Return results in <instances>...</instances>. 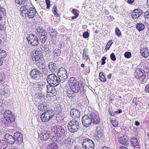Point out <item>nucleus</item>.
<instances>
[{
    "instance_id": "f257e3e1",
    "label": "nucleus",
    "mask_w": 149,
    "mask_h": 149,
    "mask_svg": "<svg viewBox=\"0 0 149 149\" xmlns=\"http://www.w3.org/2000/svg\"><path fill=\"white\" fill-rule=\"evenodd\" d=\"M30 78L33 81H39L42 78V73L37 69L32 70L29 74Z\"/></svg>"
},
{
    "instance_id": "f03ea898",
    "label": "nucleus",
    "mask_w": 149,
    "mask_h": 149,
    "mask_svg": "<svg viewBox=\"0 0 149 149\" xmlns=\"http://www.w3.org/2000/svg\"><path fill=\"white\" fill-rule=\"evenodd\" d=\"M54 113V111L52 109L48 110L41 115L40 118L42 122H46L52 118Z\"/></svg>"
},
{
    "instance_id": "7ed1b4c3",
    "label": "nucleus",
    "mask_w": 149,
    "mask_h": 149,
    "mask_svg": "<svg viewBox=\"0 0 149 149\" xmlns=\"http://www.w3.org/2000/svg\"><path fill=\"white\" fill-rule=\"evenodd\" d=\"M69 130L72 133L77 132L79 128V121L73 119L69 122L68 125Z\"/></svg>"
},
{
    "instance_id": "20e7f679",
    "label": "nucleus",
    "mask_w": 149,
    "mask_h": 149,
    "mask_svg": "<svg viewBox=\"0 0 149 149\" xmlns=\"http://www.w3.org/2000/svg\"><path fill=\"white\" fill-rule=\"evenodd\" d=\"M47 80L49 84L53 85L54 86H57L59 84L58 77L54 73L48 75Z\"/></svg>"
},
{
    "instance_id": "39448f33",
    "label": "nucleus",
    "mask_w": 149,
    "mask_h": 149,
    "mask_svg": "<svg viewBox=\"0 0 149 149\" xmlns=\"http://www.w3.org/2000/svg\"><path fill=\"white\" fill-rule=\"evenodd\" d=\"M59 83L64 82L68 77L67 73L65 68H60L57 73Z\"/></svg>"
},
{
    "instance_id": "423d86ee",
    "label": "nucleus",
    "mask_w": 149,
    "mask_h": 149,
    "mask_svg": "<svg viewBox=\"0 0 149 149\" xmlns=\"http://www.w3.org/2000/svg\"><path fill=\"white\" fill-rule=\"evenodd\" d=\"M29 43L32 46H36L39 44V40L37 37L33 34H30L27 37Z\"/></svg>"
},
{
    "instance_id": "0eeeda50",
    "label": "nucleus",
    "mask_w": 149,
    "mask_h": 149,
    "mask_svg": "<svg viewBox=\"0 0 149 149\" xmlns=\"http://www.w3.org/2000/svg\"><path fill=\"white\" fill-rule=\"evenodd\" d=\"M134 74L136 79L142 81L146 77L145 71L139 68H137L136 69Z\"/></svg>"
},
{
    "instance_id": "6e6552de",
    "label": "nucleus",
    "mask_w": 149,
    "mask_h": 149,
    "mask_svg": "<svg viewBox=\"0 0 149 149\" xmlns=\"http://www.w3.org/2000/svg\"><path fill=\"white\" fill-rule=\"evenodd\" d=\"M94 144L91 140L86 138L83 140L82 147L83 149H94Z\"/></svg>"
},
{
    "instance_id": "1a4fd4ad",
    "label": "nucleus",
    "mask_w": 149,
    "mask_h": 149,
    "mask_svg": "<svg viewBox=\"0 0 149 149\" xmlns=\"http://www.w3.org/2000/svg\"><path fill=\"white\" fill-rule=\"evenodd\" d=\"M70 87L73 92L74 93H77L80 91V94L82 95L84 93V90L83 89L84 88H82L83 90L82 91L81 90V88L79 85V82L74 83L73 84H71V85H70Z\"/></svg>"
},
{
    "instance_id": "9d476101",
    "label": "nucleus",
    "mask_w": 149,
    "mask_h": 149,
    "mask_svg": "<svg viewBox=\"0 0 149 149\" xmlns=\"http://www.w3.org/2000/svg\"><path fill=\"white\" fill-rule=\"evenodd\" d=\"M4 117L5 119L9 122H13L15 120L14 116L12 114L11 111L8 110L5 111Z\"/></svg>"
},
{
    "instance_id": "9b49d317",
    "label": "nucleus",
    "mask_w": 149,
    "mask_h": 149,
    "mask_svg": "<svg viewBox=\"0 0 149 149\" xmlns=\"http://www.w3.org/2000/svg\"><path fill=\"white\" fill-rule=\"evenodd\" d=\"M82 122L84 126L86 127H88L90 125H93L92 121L91 120L89 114L85 115L83 117Z\"/></svg>"
},
{
    "instance_id": "f8f14e48",
    "label": "nucleus",
    "mask_w": 149,
    "mask_h": 149,
    "mask_svg": "<svg viewBox=\"0 0 149 149\" xmlns=\"http://www.w3.org/2000/svg\"><path fill=\"white\" fill-rule=\"evenodd\" d=\"M55 86L47 85V96L48 97H52L56 95L57 94L55 88Z\"/></svg>"
},
{
    "instance_id": "ddd939ff",
    "label": "nucleus",
    "mask_w": 149,
    "mask_h": 149,
    "mask_svg": "<svg viewBox=\"0 0 149 149\" xmlns=\"http://www.w3.org/2000/svg\"><path fill=\"white\" fill-rule=\"evenodd\" d=\"M89 115L91 120L92 121L93 125L97 124L100 123V120L98 114L95 113H91L89 114Z\"/></svg>"
},
{
    "instance_id": "4468645a",
    "label": "nucleus",
    "mask_w": 149,
    "mask_h": 149,
    "mask_svg": "<svg viewBox=\"0 0 149 149\" xmlns=\"http://www.w3.org/2000/svg\"><path fill=\"white\" fill-rule=\"evenodd\" d=\"M31 58L32 60L33 63H36L38 66H40V63L41 66L43 65V63L44 62L43 56H39V57H34V55H33L31 56Z\"/></svg>"
},
{
    "instance_id": "2eb2a0df",
    "label": "nucleus",
    "mask_w": 149,
    "mask_h": 149,
    "mask_svg": "<svg viewBox=\"0 0 149 149\" xmlns=\"http://www.w3.org/2000/svg\"><path fill=\"white\" fill-rule=\"evenodd\" d=\"M38 14L36 10L34 7H30L27 13L24 16L27 17L29 18L34 17L35 16H38Z\"/></svg>"
},
{
    "instance_id": "dca6fc26",
    "label": "nucleus",
    "mask_w": 149,
    "mask_h": 149,
    "mask_svg": "<svg viewBox=\"0 0 149 149\" xmlns=\"http://www.w3.org/2000/svg\"><path fill=\"white\" fill-rule=\"evenodd\" d=\"M93 137L97 140L102 139L104 137V132L101 129L100 127L97 129V131Z\"/></svg>"
},
{
    "instance_id": "f3484780",
    "label": "nucleus",
    "mask_w": 149,
    "mask_h": 149,
    "mask_svg": "<svg viewBox=\"0 0 149 149\" xmlns=\"http://www.w3.org/2000/svg\"><path fill=\"white\" fill-rule=\"evenodd\" d=\"M4 139L6 140V142L9 144H13L15 142V138L14 136L8 134H5L4 137Z\"/></svg>"
},
{
    "instance_id": "a211bd4d",
    "label": "nucleus",
    "mask_w": 149,
    "mask_h": 149,
    "mask_svg": "<svg viewBox=\"0 0 149 149\" xmlns=\"http://www.w3.org/2000/svg\"><path fill=\"white\" fill-rule=\"evenodd\" d=\"M142 10L139 9H134L131 15V17L134 19H138L142 14Z\"/></svg>"
},
{
    "instance_id": "6ab92c4d",
    "label": "nucleus",
    "mask_w": 149,
    "mask_h": 149,
    "mask_svg": "<svg viewBox=\"0 0 149 149\" xmlns=\"http://www.w3.org/2000/svg\"><path fill=\"white\" fill-rule=\"evenodd\" d=\"M70 114L73 118H78L80 115L79 111L76 109H72L70 111Z\"/></svg>"
},
{
    "instance_id": "aec40b11",
    "label": "nucleus",
    "mask_w": 149,
    "mask_h": 149,
    "mask_svg": "<svg viewBox=\"0 0 149 149\" xmlns=\"http://www.w3.org/2000/svg\"><path fill=\"white\" fill-rule=\"evenodd\" d=\"M131 144L134 148L139 149V143L137 139L135 137H133L131 139Z\"/></svg>"
},
{
    "instance_id": "412c9836",
    "label": "nucleus",
    "mask_w": 149,
    "mask_h": 149,
    "mask_svg": "<svg viewBox=\"0 0 149 149\" xmlns=\"http://www.w3.org/2000/svg\"><path fill=\"white\" fill-rule=\"evenodd\" d=\"M30 6L29 4H26V6L21 7L20 8V10L21 14L24 16L30 8Z\"/></svg>"
},
{
    "instance_id": "4be33fe9",
    "label": "nucleus",
    "mask_w": 149,
    "mask_h": 149,
    "mask_svg": "<svg viewBox=\"0 0 149 149\" xmlns=\"http://www.w3.org/2000/svg\"><path fill=\"white\" fill-rule=\"evenodd\" d=\"M49 131H47L46 132H43L40 134V139L42 140L45 141L47 140L49 137Z\"/></svg>"
},
{
    "instance_id": "5701e85b",
    "label": "nucleus",
    "mask_w": 149,
    "mask_h": 149,
    "mask_svg": "<svg viewBox=\"0 0 149 149\" xmlns=\"http://www.w3.org/2000/svg\"><path fill=\"white\" fill-rule=\"evenodd\" d=\"M48 67L50 70L52 72H55L57 70V66L56 64L53 62H50L49 64Z\"/></svg>"
},
{
    "instance_id": "b1692460",
    "label": "nucleus",
    "mask_w": 149,
    "mask_h": 149,
    "mask_svg": "<svg viewBox=\"0 0 149 149\" xmlns=\"http://www.w3.org/2000/svg\"><path fill=\"white\" fill-rule=\"evenodd\" d=\"M119 142L122 145L127 146L129 144L128 140L124 137H120L118 139Z\"/></svg>"
},
{
    "instance_id": "393cba45",
    "label": "nucleus",
    "mask_w": 149,
    "mask_h": 149,
    "mask_svg": "<svg viewBox=\"0 0 149 149\" xmlns=\"http://www.w3.org/2000/svg\"><path fill=\"white\" fill-rule=\"evenodd\" d=\"M76 93L73 92V91L70 89H68L66 93V95L70 99H72L76 95Z\"/></svg>"
},
{
    "instance_id": "a878e982",
    "label": "nucleus",
    "mask_w": 149,
    "mask_h": 149,
    "mask_svg": "<svg viewBox=\"0 0 149 149\" xmlns=\"http://www.w3.org/2000/svg\"><path fill=\"white\" fill-rule=\"evenodd\" d=\"M9 91L7 87L3 86L1 89H0V94L1 95H5V94H8L9 93Z\"/></svg>"
},
{
    "instance_id": "bb28decb",
    "label": "nucleus",
    "mask_w": 149,
    "mask_h": 149,
    "mask_svg": "<svg viewBox=\"0 0 149 149\" xmlns=\"http://www.w3.org/2000/svg\"><path fill=\"white\" fill-rule=\"evenodd\" d=\"M141 53L142 55L145 58H147L149 56V51L147 48H144L143 50H141Z\"/></svg>"
},
{
    "instance_id": "cd10ccee",
    "label": "nucleus",
    "mask_w": 149,
    "mask_h": 149,
    "mask_svg": "<svg viewBox=\"0 0 149 149\" xmlns=\"http://www.w3.org/2000/svg\"><path fill=\"white\" fill-rule=\"evenodd\" d=\"M65 132V131L64 128L62 126L59 125L57 133V134L60 136L64 135Z\"/></svg>"
},
{
    "instance_id": "c85d7f7f",
    "label": "nucleus",
    "mask_w": 149,
    "mask_h": 149,
    "mask_svg": "<svg viewBox=\"0 0 149 149\" xmlns=\"http://www.w3.org/2000/svg\"><path fill=\"white\" fill-rule=\"evenodd\" d=\"M46 32L45 30L42 28L40 27L37 29L36 33L38 36V35H45Z\"/></svg>"
},
{
    "instance_id": "c756f323",
    "label": "nucleus",
    "mask_w": 149,
    "mask_h": 149,
    "mask_svg": "<svg viewBox=\"0 0 149 149\" xmlns=\"http://www.w3.org/2000/svg\"><path fill=\"white\" fill-rule=\"evenodd\" d=\"M6 10L3 7L0 6V21L3 19V15H5Z\"/></svg>"
},
{
    "instance_id": "7c9ffc66",
    "label": "nucleus",
    "mask_w": 149,
    "mask_h": 149,
    "mask_svg": "<svg viewBox=\"0 0 149 149\" xmlns=\"http://www.w3.org/2000/svg\"><path fill=\"white\" fill-rule=\"evenodd\" d=\"M8 143L5 141L0 140V149H4L8 147Z\"/></svg>"
},
{
    "instance_id": "2f4dec72",
    "label": "nucleus",
    "mask_w": 149,
    "mask_h": 149,
    "mask_svg": "<svg viewBox=\"0 0 149 149\" xmlns=\"http://www.w3.org/2000/svg\"><path fill=\"white\" fill-rule=\"evenodd\" d=\"M145 28V26L144 25L141 23H138L136 24V29L139 31H142Z\"/></svg>"
},
{
    "instance_id": "473e14b6",
    "label": "nucleus",
    "mask_w": 149,
    "mask_h": 149,
    "mask_svg": "<svg viewBox=\"0 0 149 149\" xmlns=\"http://www.w3.org/2000/svg\"><path fill=\"white\" fill-rule=\"evenodd\" d=\"M38 36L39 37L40 42H41L42 43H45L47 38V37L45 36V35L40 36L38 35Z\"/></svg>"
},
{
    "instance_id": "72a5a7b5",
    "label": "nucleus",
    "mask_w": 149,
    "mask_h": 149,
    "mask_svg": "<svg viewBox=\"0 0 149 149\" xmlns=\"http://www.w3.org/2000/svg\"><path fill=\"white\" fill-rule=\"evenodd\" d=\"M15 143H16L17 144L19 145L21 143H22V142L23 141V136L21 135L19 136V137L16 139H15Z\"/></svg>"
},
{
    "instance_id": "f704fd0d",
    "label": "nucleus",
    "mask_w": 149,
    "mask_h": 149,
    "mask_svg": "<svg viewBox=\"0 0 149 149\" xmlns=\"http://www.w3.org/2000/svg\"><path fill=\"white\" fill-rule=\"evenodd\" d=\"M61 52L58 49L56 48L54 51V57H59L60 56Z\"/></svg>"
},
{
    "instance_id": "c9c22d12",
    "label": "nucleus",
    "mask_w": 149,
    "mask_h": 149,
    "mask_svg": "<svg viewBox=\"0 0 149 149\" xmlns=\"http://www.w3.org/2000/svg\"><path fill=\"white\" fill-rule=\"evenodd\" d=\"M42 49L43 52L45 53L46 54H49V48L47 47L46 45H45L42 47Z\"/></svg>"
},
{
    "instance_id": "e433bc0d",
    "label": "nucleus",
    "mask_w": 149,
    "mask_h": 149,
    "mask_svg": "<svg viewBox=\"0 0 149 149\" xmlns=\"http://www.w3.org/2000/svg\"><path fill=\"white\" fill-rule=\"evenodd\" d=\"M100 79V81L103 82H105L106 81V79L105 75L102 72H100L99 73Z\"/></svg>"
},
{
    "instance_id": "4c0bfd02",
    "label": "nucleus",
    "mask_w": 149,
    "mask_h": 149,
    "mask_svg": "<svg viewBox=\"0 0 149 149\" xmlns=\"http://www.w3.org/2000/svg\"><path fill=\"white\" fill-rule=\"evenodd\" d=\"M47 87V85L45 84H38L37 88L39 90L41 91L43 89L46 88Z\"/></svg>"
},
{
    "instance_id": "58836bf2",
    "label": "nucleus",
    "mask_w": 149,
    "mask_h": 149,
    "mask_svg": "<svg viewBox=\"0 0 149 149\" xmlns=\"http://www.w3.org/2000/svg\"><path fill=\"white\" fill-rule=\"evenodd\" d=\"M48 32L50 34V36L53 37L55 36L57 33L56 31L53 29L52 30H49Z\"/></svg>"
},
{
    "instance_id": "ea45409f",
    "label": "nucleus",
    "mask_w": 149,
    "mask_h": 149,
    "mask_svg": "<svg viewBox=\"0 0 149 149\" xmlns=\"http://www.w3.org/2000/svg\"><path fill=\"white\" fill-rule=\"evenodd\" d=\"M47 148H50L53 149H58V147L57 145L55 143L49 144L48 145Z\"/></svg>"
},
{
    "instance_id": "a19ab883",
    "label": "nucleus",
    "mask_w": 149,
    "mask_h": 149,
    "mask_svg": "<svg viewBox=\"0 0 149 149\" xmlns=\"http://www.w3.org/2000/svg\"><path fill=\"white\" fill-rule=\"evenodd\" d=\"M78 82L76 79L73 77H72L70 78L69 80V85L70 86V85L71 84H73L74 83H76Z\"/></svg>"
},
{
    "instance_id": "79ce46f5",
    "label": "nucleus",
    "mask_w": 149,
    "mask_h": 149,
    "mask_svg": "<svg viewBox=\"0 0 149 149\" xmlns=\"http://www.w3.org/2000/svg\"><path fill=\"white\" fill-rule=\"evenodd\" d=\"M6 55V52L5 50L0 51V59H2L5 58Z\"/></svg>"
},
{
    "instance_id": "37998d69",
    "label": "nucleus",
    "mask_w": 149,
    "mask_h": 149,
    "mask_svg": "<svg viewBox=\"0 0 149 149\" xmlns=\"http://www.w3.org/2000/svg\"><path fill=\"white\" fill-rule=\"evenodd\" d=\"M35 52V56L34 57H39V56H42V52L40 50L36 49Z\"/></svg>"
},
{
    "instance_id": "c03bdc74",
    "label": "nucleus",
    "mask_w": 149,
    "mask_h": 149,
    "mask_svg": "<svg viewBox=\"0 0 149 149\" xmlns=\"http://www.w3.org/2000/svg\"><path fill=\"white\" fill-rule=\"evenodd\" d=\"M27 0H15V2L17 4V5H20L23 3H25V2Z\"/></svg>"
},
{
    "instance_id": "a18cd8bd",
    "label": "nucleus",
    "mask_w": 149,
    "mask_h": 149,
    "mask_svg": "<svg viewBox=\"0 0 149 149\" xmlns=\"http://www.w3.org/2000/svg\"><path fill=\"white\" fill-rule=\"evenodd\" d=\"M115 34L118 37H120L121 36V32L119 29L116 28L115 29Z\"/></svg>"
},
{
    "instance_id": "49530a36",
    "label": "nucleus",
    "mask_w": 149,
    "mask_h": 149,
    "mask_svg": "<svg viewBox=\"0 0 149 149\" xmlns=\"http://www.w3.org/2000/svg\"><path fill=\"white\" fill-rule=\"evenodd\" d=\"M59 125L54 126L52 127V130L54 132H56V133L58 131Z\"/></svg>"
},
{
    "instance_id": "de8ad7c7",
    "label": "nucleus",
    "mask_w": 149,
    "mask_h": 149,
    "mask_svg": "<svg viewBox=\"0 0 149 149\" xmlns=\"http://www.w3.org/2000/svg\"><path fill=\"white\" fill-rule=\"evenodd\" d=\"M54 110L56 111L58 113L62 111V109L59 105H56L55 106Z\"/></svg>"
},
{
    "instance_id": "09e8293b",
    "label": "nucleus",
    "mask_w": 149,
    "mask_h": 149,
    "mask_svg": "<svg viewBox=\"0 0 149 149\" xmlns=\"http://www.w3.org/2000/svg\"><path fill=\"white\" fill-rule=\"evenodd\" d=\"M124 56L126 58H129L131 56V54L130 52H126L124 54Z\"/></svg>"
},
{
    "instance_id": "8fccbe9b",
    "label": "nucleus",
    "mask_w": 149,
    "mask_h": 149,
    "mask_svg": "<svg viewBox=\"0 0 149 149\" xmlns=\"http://www.w3.org/2000/svg\"><path fill=\"white\" fill-rule=\"evenodd\" d=\"M111 122L112 123L113 126L115 127L117 126L118 124L117 121L116 120H111Z\"/></svg>"
},
{
    "instance_id": "3c124183",
    "label": "nucleus",
    "mask_w": 149,
    "mask_h": 149,
    "mask_svg": "<svg viewBox=\"0 0 149 149\" xmlns=\"http://www.w3.org/2000/svg\"><path fill=\"white\" fill-rule=\"evenodd\" d=\"M5 76L4 73L0 74V82L3 81L5 79Z\"/></svg>"
},
{
    "instance_id": "603ef678",
    "label": "nucleus",
    "mask_w": 149,
    "mask_h": 149,
    "mask_svg": "<svg viewBox=\"0 0 149 149\" xmlns=\"http://www.w3.org/2000/svg\"><path fill=\"white\" fill-rule=\"evenodd\" d=\"M47 108L46 106H44L43 105H41L38 106V109L40 111H43L45 110Z\"/></svg>"
},
{
    "instance_id": "864d4df0",
    "label": "nucleus",
    "mask_w": 149,
    "mask_h": 149,
    "mask_svg": "<svg viewBox=\"0 0 149 149\" xmlns=\"http://www.w3.org/2000/svg\"><path fill=\"white\" fill-rule=\"evenodd\" d=\"M22 135V134H20L19 132H16L14 134L13 136L15 139H16L19 137V136Z\"/></svg>"
},
{
    "instance_id": "5fc2aeb1",
    "label": "nucleus",
    "mask_w": 149,
    "mask_h": 149,
    "mask_svg": "<svg viewBox=\"0 0 149 149\" xmlns=\"http://www.w3.org/2000/svg\"><path fill=\"white\" fill-rule=\"evenodd\" d=\"M39 68L40 69H42V72L43 73H45V72H47V68H45V66L43 67V65H42L41 66H39Z\"/></svg>"
},
{
    "instance_id": "6e6d98bb",
    "label": "nucleus",
    "mask_w": 149,
    "mask_h": 149,
    "mask_svg": "<svg viewBox=\"0 0 149 149\" xmlns=\"http://www.w3.org/2000/svg\"><path fill=\"white\" fill-rule=\"evenodd\" d=\"M89 36V33L87 31L84 32L83 34V37L85 38H88Z\"/></svg>"
},
{
    "instance_id": "4d7b16f0",
    "label": "nucleus",
    "mask_w": 149,
    "mask_h": 149,
    "mask_svg": "<svg viewBox=\"0 0 149 149\" xmlns=\"http://www.w3.org/2000/svg\"><path fill=\"white\" fill-rule=\"evenodd\" d=\"M110 57L112 60L113 61H116V58L115 55L114 53H111L110 55Z\"/></svg>"
},
{
    "instance_id": "13d9d810",
    "label": "nucleus",
    "mask_w": 149,
    "mask_h": 149,
    "mask_svg": "<svg viewBox=\"0 0 149 149\" xmlns=\"http://www.w3.org/2000/svg\"><path fill=\"white\" fill-rule=\"evenodd\" d=\"M57 7L56 6H54L52 8V11L54 14V15H57Z\"/></svg>"
},
{
    "instance_id": "bf43d9fd",
    "label": "nucleus",
    "mask_w": 149,
    "mask_h": 149,
    "mask_svg": "<svg viewBox=\"0 0 149 149\" xmlns=\"http://www.w3.org/2000/svg\"><path fill=\"white\" fill-rule=\"evenodd\" d=\"M144 17L145 18L149 19V10L145 12L144 13Z\"/></svg>"
},
{
    "instance_id": "052dcab7",
    "label": "nucleus",
    "mask_w": 149,
    "mask_h": 149,
    "mask_svg": "<svg viewBox=\"0 0 149 149\" xmlns=\"http://www.w3.org/2000/svg\"><path fill=\"white\" fill-rule=\"evenodd\" d=\"M45 2L47 4V8H49L50 6V1L49 0H45Z\"/></svg>"
},
{
    "instance_id": "680f3d73",
    "label": "nucleus",
    "mask_w": 149,
    "mask_h": 149,
    "mask_svg": "<svg viewBox=\"0 0 149 149\" xmlns=\"http://www.w3.org/2000/svg\"><path fill=\"white\" fill-rule=\"evenodd\" d=\"M106 17H107V19L110 22L113 21L114 19L113 17L111 15L107 16Z\"/></svg>"
},
{
    "instance_id": "e2e57ef3",
    "label": "nucleus",
    "mask_w": 149,
    "mask_h": 149,
    "mask_svg": "<svg viewBox=\"0 0 149 149\" xmlns=\"http://www.w3.org/2000/svg\"><path fill=\"white\" fill-rule=\"evenodd\" d=\"M106 57L105 56L103 57L102 58V65H104L106 63L105 60L106 59Z\"/></svg>"
},
{
    "instance_id": "0e129e2a",
    "label": "nucleus",
    "mask_w": 149,
    "mask_h": 149,
    "mask_svg": "<svg viewBox=\"0 0 149 149\" xmlns=\"http://www.w3.org/2000/svg\"><path fill=\"white\" fill-rule=\"evenodd\" d=\"M109 113L111 116H116V114L114 112V111H111L110 110H109Z\"/></svg>"
},
{
    "instance_id": "69168bd1",
    "label": "nucleus",
    "mask_w": 149,
    "mask_h": 149,
    "mask_svg": "<svg viewBox=\"0 0 149 149\" xmlns=\"http://www.w3.org/2000/svg\"><path fill=\"white\" fill-rule=\"evenodd\" d=\"M72 13L74 14L75 15H77L76 14L78 15V16L79 15L78 13H77V11L79 12V11L76 9H73L72 10Z\"/></svg>"
},
{
    "instance_id": "338daca9",
    "label": "nucleus",
    "mask_w": 149,
    "mask_h": 149,
    "mask_svg": "<svg viewBox=\"0 0 149 149\" xmlns=\"http://www.w3.org/2000/svg\"><path fill=\"white\" fill-rule=\"evenodd\" d=\"M112 43L113 42L111 40H110L109 42L108 43L107 45V46L108 45L109 46V47L108 48V49H109L111 46V45Z\"/></svg>"
},
{
    "instance_id": "774afa93",
    "label": "nucleus",
    "mask_w": 149,
    "mask_h": 149,
    "mask_svg": "<svg viewBox=\"0 0 149 149\" xmlns=\"http://www.w3.org/2000/svg\"><path fill=\"white\" fill-rule=\"evenodd\" d=\"M145 91L146 92L149 93V85H147L145 87Z\"/></svg>"
}]
</instances>
